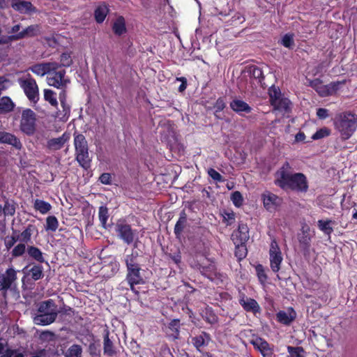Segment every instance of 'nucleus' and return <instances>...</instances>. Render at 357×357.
Listing matches in <instances>:
<instances>
[{
    "label": "nucleus",
    "instance_id": "1",
    "mask_svg": "<svg viewBox=\"0 0 357 357\" xmlns=\"http://www.w3.org/2000/svg\"><path fill=\"white\" fill-rule=\"evenodd\" d=\"M291 166L286 162L276 172V185L283 190L290 189L298 192H306L308 190V181L303 173H291Z\"/></svg>",
    "mask_w": 357,
    "mask_h": 357
},
{
    "label": "nucleus",
    "instance_id": "2",
    "mask_svg": "<svg viewBox=\"0 0 357 357\" xmlns=\"http://www.w3.org/2000/svg\"><path fill=\"white\" fill-rule=\"evenodd\" d=\"M60 311L52 299L40 302L36 309L31 312V317L36 325L48 326L54 323Z\"/></svg>",
    "mask_w": 357,
    "mask_h": 357
},
{
    "label": "nucleus",
    "instance_id": "3",
    "mask_svg": "<svg viewBox=\"0 0 357 357\" xmlns=\"http://www.w3.org/2000/svg\"><path fill=\"white\" fill-rule=\"evenodd\" d=\"M335 129L343 139H348L357 128V116L351 113H342L334 120Z\"/></svg>",
    "mask_w": 357,
    "mask_h": 357
},
{
    "label": "nucleus",
    "instance_id": "4",
    "mask_svg": "<svg viewBox=\"0 0 357 357\" xmlns=\"http://www.w3.org/2000/svg\"><path fill=\"white\" fill-rule=\"evenodd\" d=\"M74 144L75 148L76 160L84 169L91 166V160L89 157L88 144L85 137L82 134L75 136Z\"/></svg>",
    "mask_w": 357,
    "mask_h": 357
},
{
    "label": "nucleus",
    "instance_id": "5",
    "mask_svg": "<svg viewBox=\"0 0 357 357\" xmlns=\"http://www.w3.org/2000/svg\"><path fill=\"white\" fill-rule=\"evenodd\" d=\"M20 86L31 102L36 103L39 100V89L36 81L30 74L20 77L17 79Z\"/></svg>",
    "mask_w": 357,
    "mask_h": 357
},
{
    "label": "nucleus",
    "instance_id": "6",
    "mask_svg": "<svg viewBox=\"0 0 357 357\" xmlns=\"http://www.w3.org/2000/svg\"><path fill=\"white\" fill-rule=\"evenodd\" d=\"M268 95L271 105L275 110L282 113H287L291 109V102L282 94L278 87L272 86L268 89Z\"/></svg>",
    "mask_w": 357,
    "mask_h": 357
},
{
    "label": "nucleus",
    "instance_id": "7",
    "mask_svg": "<svg viewBox=\"0 0 357 357\" xmlns=\"http://www.w3.org/2000/svg\"><path fill=\"white\" fill-rule=\"evenodd\" d=\"M345 84V80L342 82H334L328 84L324 85L322 81L319 79L310 80V86L313 88L320 96L326 97L335 94L339 89L340 86Z\"/></svg>",
    "mask_w": 357,
    "mask_h": 357
},
{
    "label": "nucleus",
    "instance_id": "8",
    "mask_svg": "<svg viewBox=\"0 0 357 357\" xmlns=\"http://www.w3.org/2000/svg\"><path fill=\"white\" fill-rule=\"evenodd\" d=\"M47 82L50 86L56 88H63L69 83V79L66 77V70L59 68V63L55 62V66L52 68L47 76Z\"/></svg>",
    "mask_w": 357,
    "mask_h": 357
},
{
    "label": "nucleus",
    "instance_id": "9",
    "mask_svg": "<svg viewBox=\"0 0 357 357\" xmlns=\"http://www.w3.org/2000/svg\"><path fill=\"white\" fill-rule=\"evenodd\" d=\"M36 114L31 109H26L22 113L20 121L21 130L28 135H33L36 130Z\"/></svg>",
    "mask_w": 357,
    "mask_h": 357
},
{
    "label": "nucleus",
    "instance_id": "10",
    "mask_svg": "<svg viewBox=\"0 0 357 357\" xmlns=\"http://www.w3.org/2000/svg\"><path fill=\"white\" fill-rule=\"evenodd\" d=\"M17 271L10 266L3 273H0V291L13 289L17 286Z\"/></svg>",
    "mask_w": 357,
    "mask_h": 357
},
{
    "label": "nucleus",
    "instance_id": "11",
    "mask_svg": "<svg viewBox=\"0 0 357 357\" xmlns=\"http://www.w3.org/2000/svg\"><path fill=\"white\" fill-rule=\"evenodd\" d=\"M269 259L271 270L274 273H278L280 269L283 257L279 245L275 238L272 239L270 244Z\"/></svg>",
    "mask_w": 357,
    "mask_h": 357
},
{
    "label": "nucleus",
    "instance_id": "12",
    "mask_svg": "<svg viewBox=\"0 0 357 357\" xmlns=\"http://www.w3.org/2000/svg\"><path fill=\"white\" fill-rule=\"evenodd\" d=\"M115 230L118 236L128 245L131 244L134 241L135 232L132 229L130 225L124 220H119L116 222Z\"/></svg>",
    "mask_w": 357,
    "mask_h": 357
},
{
    "label": "nucleus",
    "instance_id": "13",
    "mask_svg": "<svg viewBox=\"0 0 357 357\" xmlns=\"http://www.w3.org/2000/svg\"><path fill=\"white\" fill-rule=\"evenodd\" d=\"M261 199L264 208L270 212L276 211L282 201L278 195L269 191L264 192L261 195Z\"/></svg>",
    "mask_w": 357,
    "mask_h": 357
},
{
    "label": "nucleus",
    "instance_id": "14",
    "mask_svg": "<svg viewBox=\"0 0 357 357\" xmlns=\"http://www.w3.org/2000/svg\"><path fill=\"white\" fill-rule=\"evenodd\" d=\"M253 347L257 349L263 357H273V346L261 337H257L251 341Z\"/></svg>",
    "mask_w": 357,
    "mask_h": 357
},
{
    "label": "nucleus",
    "instance_id": "15",
    "mask_svg": "<svg viewBox=\"0 0 357 357\" xmlns=\"http://www.w3.org/2000/svg\"><path fill=\"white\" fill-rule=\"evenodd\" d=\"M126 280L132 289H133L134 285L144 283L139 265L127 269Z\"/></svg>",
    "mask_w": 357,
    "mask_h": 357
},
{
    "label": "nucleus",
    "instance_id": "16",
    "mask_svg": "<svg viewBox=\"0 0 357 357\" xmlns=\"http://www.w3.org/2000/svg\"><path fill=\"white\" fill-rule=\"evenodd\" d=\"M238 301L246 312H252L254 314L260 312V306L258 303L255 299L247 297L243 293H240Z\"/></svg>",
    "mask_w": 357,
    "mask_h": 357
},
{
    "label": "nucleus",
    "instance_id": "17",
    "mask_svg": "<svg viewBox=\"0 0 357 357\" xmlns=\"http://www.w3.org/2000/svg\"><path fill=\"white\" fill-rule=\"evenodd\" d=\"M249 238L248 227L244 224L239 225L238 229L231 234V240L234 244L245 243Z\"/></svg>",
    "mask_w": 357,
    "mask_h": 357
},
{
    "label": "nucleus",
    "instance_id": "18",
    "mask_svg": "<svg viewBox=\"0 0 357 357\" xmlns=\"http://www.w3.org/2000/svg\"><path fill=\"white\" fill-rule=\"evenodd\" d=\"M69 139L70 134L64 132L59 137L49 139L47 142V148L52 151L60 150Z\"/></svg>",
    "mask_w": 357,
    "mask_h": 357
},
{
    "label": "nucleus",
    "instance_id": "19",
    "mask_svg": "<svg viewBox=\"0 0 357 357\" xmlns=\"http://www.w3.org/2000/svg\"><path fill=\"white\" fill-rule=\"evenodd\" d=\"M55 66V62H47L38 63L32 66L29 68L33 73L38 76L43 77L45 75H48L50 70Z\"/></svg>",
    "mask_w": 357,
    "mask_h": 357
},
{
    "label": "nucleus",
    "instance_id": "20",
    "mask_svg": "<svg viewBox=\"0 0 357 357\" xmlns=\"http://www.w3.org/2000/svg\"><path fill=\"white\" fill-rule=\"evenodd\" d=\"M12 7L14 10L24 14L35 12L36 10L32 3L26 1L13 0Z\"/></svg>",
    "mask_w": 357,
    "mask_h": 357
},
{
    "label": "nucleus",
    "instance_id": "21",
    "mask_svg": "<svg viewBox=\"0 0 357 357\" xmlns=\"http://www.w3.org/2000/svg\"><path fill=\"white\" fill-rule=\"evenodd\" d=\"M0 143L12 145L18 150H20L22 147V144L19 139L14 135L6 132L0 131Z\"/></svg>",
    "mask_w": 357,
    "mask_h": 357
},
{
    "label": "nucleus",
    "instance_id": "22",
    "mask_svg": "<svg viewBox=\"0 0 357 357\" xmlns=\"http://www.w3.org/2000/svg\"><path fill=\"white\" fill-rule=\"evenodd\" d=\"M296 313L289 308L287 311H280L277 313V319L279 322L284 325H289L296 318Z\"/></svg>",
    "mask_w": 357,
    "mask_h": 357
},
{
    "label": "nucleus",
    "instance_id": "23",
    "mask_svg": "<svg viewBox=\"0 0 357 357\" xmlns=\"http://www.w3.org/2000/svg\"><path fill=\"white\" fill-rule=\"evenodd\" d=\"M40 33V26L37 24L29 26L20 33L15 34L16 40L25 38H31L38 36Z\"/></svg>",
    "mask_w": 357,
    "mask_h": 357
},
{
    "label": "nucleus",
    "instance_id": "24",
    "mask_svg": "<svg viewBox=\"0 0 357 357\" xmlns=\"http://www.w3.org/2000/svg\"><path fill=\"white\" fill-rule=\"evenodd\" d=\"M180 320L178 319H172L168 324L167 334L172 340H176L180 335Z\"/></svg>",
    "mask_w": 357,
    "mask_h": 357
},
{
    "label": "nucleus",
    "instance_id": "25",
    "mask_svg": "<svg viewBox=\"0 0 357 357\" xmlns=\"http://www.w3.org/2000/svg\"><path fill=\"white\" fill-rule=\"evenodd\" d=\"M36 227L33 225H29L20 234L17 233L18 241L22 243H27L31 241V236L36 231Z\"/></svg>",
    "mask_w": 357,
    "mask_h": 357
},
{
    "label": "nucleus",
    "instance_id": "26",
    "mask_svg": "<svg viewBox=\"0 0 357 357\" xmlns=\"http://www.w3.org/2000/svg\"><path fill=\"white\" fill-rule=\"evenodd\" d=\"M230 107L232 110L237 113L245 112L250 113L251 112V107L245 102L235 99L230 102Z\"/></svg>",
    "mask_w": 357,
    "mask_h": 357
},
{
    "label": "nucleus",
    "instance_id": "27",
    "mask_svg": "<svg viewBox=\"0 0 357 357\" xmlns=\"http://www.w3.org/2000/svg\"><path fill=\"white\" fill-rule=\"evenodd\" d=\"M26 252L29 257L36 260V261L39 263H43L45 261L43 253L38 248L33 245H28Z\"/></svg>",
    "mask_w": 357,
    "mask_h": 357
},
{
    "label": "nucleus",
    "instance_id": "28",
    "mask_svg": "<svg viewBox=\"0 0 357 357\" xmlns=\"http://www.w3.org/2000/svg\"><path fill=\"white\" fill-rule=\"evenodd\" d=\"M108 13L109 8L105 3L98 5L94 11V17L96 22L99 24L103 22Z\"/></svg>",
    "mask_w": 357,
    "mask_h": 357
},
{
    "label": "nucleus",
    "instance_id": "29",
    "mask_svg": "<svg viewBox=\"0 0 357 357\" xmlns=\"http://www.w3.org/2000/svg\"><path fill=\"white\" fill-rule=\"evenodd\" d=\"M112 29L114 33L118 36H121L126 33V22L123 17L120 16L116 19L113 24Z\"/></svg>",
    "mask_w": 357,
    "mask_h": 357
},
{
    "label": "nucleus",
    "instance_id": "30",
    "mask_svg": "<svg viewBox=\"0 0 357 357\" xmlns=\"http://www.w3.org/2000/svg\"><path fill=\"white\" fill-rule=\"evenodd\" d=\"M15 107L14 102L8 96L0 98V112L8 113L11 112Z\"/></svg>",
    "mask_w": 357,
    "mask_h": 357
},
{
    "label": "nucleus",
    "instance_id": "31",
    "mask_svg": "<svg viewBox=\"0 0 357 357\" xmlns=\"http://www.w3.org/2000/svg\"><path fill=\"white\" fill-rule=\"evenodd\" d=\"M333 222L331 220H319L317 221L318 228L326 235L330 236L333 231L331 225Z\"/></svg>",
    "mask_w": 357,
    "mask_h": 357
},
{
    "label": "nucleus",
    "instance_id": "32",
    "mask_svg": "<svg viewBox=\"0 0 357 357\" xmlns=\"http://www.w3.org/2000/svg\"><path fill=\"white\" fill-rule=\"evenodd\" d=\"M44 268L40 264H34L29 270V275L31 279L36 281L43 278Z\"/></svg>",
    "mask_w": 357,
    "mask_h": 357
},
{
    "label": "nucleus",
    "instance_id": "33",
    "mask_svg": "<svg viewBox=\"0 0 357 357\" xmlns=\"http://www.w3.org/2000/svg\"><path fill=\"white\" fill-rule=\"evenodd\" d=\"M210 341V336L206 332H202L200 335L192 338V343L197 349L206 345Z\"/></svg>",
    "mask_w": 357,
    "mask_h": 357
},
{
    "label": "nucleus",
    "instance_id": "34",
    "mask_svg": "<svg viewBox=\"0 0 357 357\" xmlns=\"http://www.w3.org/2000/svg\"><path fill=\"white\" fill-rule=\"evenodd\" d=\"M61 106L62 107V111H57L54 116L62 121H66L70 116V107L67 102H64L63 104L61 103Z\"/></svg>",
    "mask_w": 357,
    "mask_h": 357
},
{
    "label": "nucleus",
    "instance_id": "35",
    "mask_svg": "<svg viewBox=\"0 0 357 357\" xmlns=\"http://www.w3.org/2000/svg\"><path fill=\"white\" fill-rule=\"evenodd\" d=\"M186 225V216L185 213L181 215L174 227V234L176 238H180Z\"/></svg>",
    "mask_w": 357,
    "mask_h": 357
},
{
    "label": "nucleus",
    "instance_id": "36",
    "mask_svg": "<svg viewBox=\"0 0 357 357\" xmlns=\"http://www.w3.org/2000/svg\"><path fill=\"white\" fill-rule=\"evenodd\" d=\"M34 208L42 214H45L50 211L52 206L50 203L40 199H36Z\"/></svg>",
    "mask_w": 357,
    "mask_h": 357
},
{
    "label": "nucleus",
    "instance_id": "37",
    "mask_svg": "<svg viewBox=\"0 0 357 357\" xmlns=\"http://www.w3.org/2000/svg\"><path fill=\"white\" fill-rule=\"evenodd\" d=\"M82 348L79 344L71 345L66 351L65 357H82Z\"/></svg>",
    "mask_w": 357,
    "mask_h": 357
},
{
    "label": "nucleus",
    "instance_id": "38",
    "mask_svg": "<svg viewBox=\"0 0 357 357\" xmlns=\"http://www.w3.org/2000/svg\"><path fill=\"white\" fill-rule=\"evenodd\" d=\"M109 218L108 208L105 206H101L98 209V218L101 225L107 228V222Z\"/></svg>",
    "mask_w": 357,
    "mask_h": 357
},
{
    "label": "nucleus",
    "instance_id": "39",
    "mask_svg": "<svg viewBox=\"0 0 357 357\" xmlns=\"http://www.w3.org/2000/svg\"><path fill=\"white\" fill-rule=\"evenodd\" d=\"M59 227V222L57 218L54 215L48 216L46 218L45 230L55 231Z\"/></svg>",
    "mask_w": 357,
    "mask_h": 357
},
{
    "label": "nucleus",
    "instance_id": "40",
    "mask_svg": "<svg viewBox=\"0 0 357 357\" xmlns=\"http://www.w3.org/2000/svg\"><path fill=\"white\" fill-rule=\"evenodd\" d=\"M44 98L46 101H47L51 105L56 107L58 105V102L56 98V93L51 89H45L44 90Z\"/></svg>",
    "mask_w": 357,
    "mask_h": 357
},
{
    "label": "nucleus",
    "instance_id": "41",
    "mask_svg": "<svg viewBox=\"0 0 357 357\" xmlns=\"http://www.w3.org/2000/svg\"><path fill=\"white\" fill-rule=\"evenodd\" d=\"M138 257L137 252H132L130 255H128L126 256L125 262L127 267V269L137 267L139 264L137 263V259Z\"/></svg>",
    "mask_w": 357,
    "mask_h": 357
},
{
    "label": "nucleus",
    "instance_id": "42",
    "mask_svg": "<svg viewBox=\"0 0 357 357\" xmlns=\"http://www.w3.org/2000/svg\"><path fill=\"white\" fill-rule=\"evenodd\" d=\"M235 249V256L238 260L244 259L247 255V248L245 243H236Z\"/></svg>",
    "mask_w": 357,
    "mask_h": 357
},
{
    "label": "nucleus",
    "instance_id": "43",
    "mask_svg": "<svg viewBox=\"0 0 357 357\" xmlns=\"http://www.w3.org/2000/svg\"><path fill=\"white\" fill-rule=\"evenodd\" d=\"M103 344H104V346H103L104 354H107L108 356H113L114 354L115 351L113 348V343L109 340L108 335L105 336Z\"/></svg>",
    "mask_w": 357,
    "mask_h": 357
},
{
    "label": "nucleus",
    "instance_id": "44",
    "mask_svg": "<svg viewBox=\"0 0 357 357\" xmlns=\"http://www.w3.org/2000/svg\"><path fill=\"white\" fill-rule=\"evenodd\" d=\"M17 241H19L17 237V231L13 230L12 236H6L4 238V245L6 250H9L11 248L14 246Z\"/></svg>",
    "mask_w": 357,
    "mask_h": 357
},
{
    "label": "nucleus",
    "instance_id": "45",
    "mask_svg": "<svg viewBox=\"0 0 357 357\" xmlns=\"http://www.w3.org/2000/svg\"><path fill=\"white\" fill-rule=\"evenodd\" d=\"M26 248L25 243L20 242L13 248L11 252L12 256L15 258L22 256L25 253Z\"/></svg>",
    "mask_w": 357,
    "mask_h": 357
},
{
    "label": "nucleus",
    "instance_id": "46",
    "mask_svg": "<svg viewBox=\"0 0 357 357\" xmlns=\"http://www.w3.org/2000/svg\"><path fill=\"white\" fill-rule=\"evenodd\" d=\"M287 351L289 354L288 357H304V350L301 347L288 346Z\"/></svg>",
    "mask_w": 357,
    "mask_h": 357
},
{
    "label": "nucleus",
    "instance_id": "47",
    "mask_svg": "<svg viewBox=\"0 0 357 357\" xmlns=\"http://www.w3.org/2000/svg\"><path fill=\"white\" fill-rule=\"evenodd\" d=\"M281 44L289 49H292L294 46V35L290 33L285 34L282 40Z\"/></svg>",
    "mask_w": 357,
    "mask_h": 357
},
{
    "label": "nucleus",
    "instance_id": "48",
    "mask_svg": "<svg viewBox=\"0 0 357 357\" xmlns=\"http://www.w3.org/2000/svg\"><path fill=\"white\" fill-rule=\"evenodd\" d=\"M255 270L260 283L263 284H265L268 278L265 273L264 266L261 264H258L256 266Z\"/></svg>",
    "mask_w": 357,
    "mask_h": 357
},
{
    "label": "nucleus",
    "instance_id": "49",
    "mask_svg": "<svg viewBox=\"0 0 357 357\" xmlns=\"http://www.w3.org/2000/svg\"><path fill=\"white\" fill-rule=\"evenodd\" d=\"M72 59L68 53H63L60 56V63H59V68L61 66L68 67L72 64Z\"/></svg>",
    "mask_w": 357,
    "mask_h": 357
},
{
    "label": "nucleus",
    "instance_id": "50",
    "mask_svg": "<svg viewBox=\"0 0 357 357\" xmlns=\"http://www.w3.org/2000/svg\"><path fill=\"white\" fill-rule=\"evenodd\" d=\"M231 199L233 204L238 207L242 205L243 201V197L238 191H235L231 194Z\"/></svg>",
    "mask_w": 357,
    "mask_h": 357
},
{
    "label": "nucleus",
    "instance_id": "51",
    "mask_svg": "<svg viewBox=\"0 0 357 357\" xmlns=\"http://www.w3.org/2000/svg\"><path fill=\"white\" fill-rule=\"evenodd\" d=\"M208 174L213 180L215 182H222L223 181L222 176L220 173H218L215 169L209 168L208 169Z\"/></svg>",
    "mask_w": 357,
    "mask_h": 357
},
{
    "label": "nucleus",
    "instance_id": "52",
    "mask_svg": "<svg viewBox=\"0 0 357 357\" xmlns=\"http://www.w3.org/2000/svg\"><path fill=\"white\" fill-rule=\"evenodd\" d=\"M3 213L5 215H13L15 212V208L13 204L6 202L3 207Z\"/></svg>",
    "mask_w": 357,
    "mask_h": 357
},
{
    "label": "nucleus",
    "instance_id": "53",
    "mask_svg": "<svg viewBox=\"0 0 357 357\" xmlns=\"http://www.w3.org/2000/svg\"><path fill=\"white\" fill-rule=\"evenodd\" d=\"M329 135V132L327 129H321L313 134L312 139L316 140L323 138Z\"/></svg>",
    "mask_w": 357,
    "mask_h": 357
},
{
    "label": "nucleus",
    "instance_id": "54",
    "mask_svg": "<svg viewBox=\"0 0 357 357\" xmlns=\"http://www.w3.org/2000/svg\"><path fill=\"white\" fill-rule=\"evenodd\" d=\"M0 357H24V355L15 351L7 349L3 355L0 356Z\"/></svg>",
    "mask_w": 357,
    "mask_h": 357
},
{
    "label": "nucleus",
    "instance_id": "55",
    "mask_svg": "<svg viewBox=\"0 0 357 357\" xmlns=\"http://www.w3.org/2000/svg\"><path fill=\"white\" fill-rule=\"evenodd\" d=\"M225 103L224 100L221 98H218L214 105V108L215 109V112H221L225 109Z\"/></svg>",
    "mask_w": 357,
    "mask_h": 357
},
{
    "label": "nucleus",
    "instance_id": "56",
    "mask_svg": "<svg viewBox=\"0 0 357 357\" xmlns=\"http://www.w3.org/2000/svg\"><path fill=\"white\" fill-rule=\"evenodd\" d=\"M232 24L236 25L242 24L245 21V17L239 13H236L231 18Z\"/></svg>",
    "mask_w": 357,
    "mask_h": 357
},
{
    "label": "nucleus",
    "instance_id": "57",
    "mask_svg": "<svg viewBox=\"0 0 357 357\" xmlns=\"http://www.w3.org/2000/svg\"><path fill=\"white\" fill-rule=\"evenodd\" d=\"M13 40H17L15 35L0 37V45L8 44Z\"/></svg>",
    "mask_w": 357,
    "mask_h": 357
},
{
    "label": "nucleus",
    "instance_id": "58",
    "mask_svg": "<svg viewBox=\"0 0 357 357\" xmlns=\"http://www.w3.org/2000/svg\"><path fill=\"white\" fill-rule=\"evenodd\" d=\"M317 116L320 119H325L328 116V111L324 108H319L317 111Z\"/></svg>",
    "mask_w": 357,
    "mask_h": 357
},
{
    "label": "nucleus",
    "instance_id": "59",
    "mask_svg": "<svg viewBox=\"0 0 357 357\" xmlns=\"http://www.w3.org/2000/svg\"><path fill=\"white\" fill-rule=\"evenodd\" d=\"M99 180L103 184H109L111 182V175L108 173H103L100 175Z\"/></svg>",
    "mask_w": 357,
    "mask_h": 357
},
{
    "label": "nucleus",
    "instance_id": "60",
    "mask_svg": "<svg viewBox=\"0 0 357 357\" xmlns=\"http://www.w3.org/2000/svg\"><path fill=\"white\" fill-rule=\"evenodd\" d=\"M224 219L227 221V225H231L232 222L234 220V213L225 212L223 215Z\"/></svg>",
    "mask_w": 357,
    "mask_h": 357
},
{
    "label": "nucleus",
    "instance_id": "61",
    "mask_svg": "<svg viewBox=\"0 0 357 357\" xmlns=\"http://www.w3.org/2000/svg\"><path fill=\"white\" fill-rule=\"evenodd\" d=\"M305 139V135L303 132H299L295 136V142H303Z\"/></svg>",
    "mask_w": 357,
    "mask_h": 357
},
{
    "label": "nucleus",
    "instance_id": "62",
    "mask_svg": "<svg viewBox=\"0 0 357 357\" xmlns=\"http://www.w3.org/2000/svg\"><path fill=\"white\" fill-rule=\"evenodd\" d=\"M178 79L182 82V83L181 84V85L178 87V91L180 92H182V91H185L187 87L186 79L184 77H181Z\"/></svg>",
    "mask_w": 357,
    "mask_h": 357
},
{
    "label": "nucleus",
    "instance_id": "63",
    "mask_svg": "<svg viewBox=\"0 0 357 357\" xmlns=\"http://www.w3.org/2000/svg\"><path fill=\"white\" fill-rule=\"evenodd\" d=\"M253 75L257 78H260L262 76L261 70L258 68H254L252 70Z\"/></svg>",
    "mask_w": 357,
    "mask_h": 357
},
{
    "label": "nucleus",
    "instance_id": "64",
    "mask_svg": "<svg viewBox=\"0 0 357 357\" xmlns=\"http://www.w3.org/2000/svg\"><path fill=\"white\" fill-rule=\"evenodd\" d=\"M59 101H60V103H63L64 102H66V93L65 91H61L59 93Z\"/></svg>",
    "mask_w": 357,
    "mask_h": 357
}]
</instances>
